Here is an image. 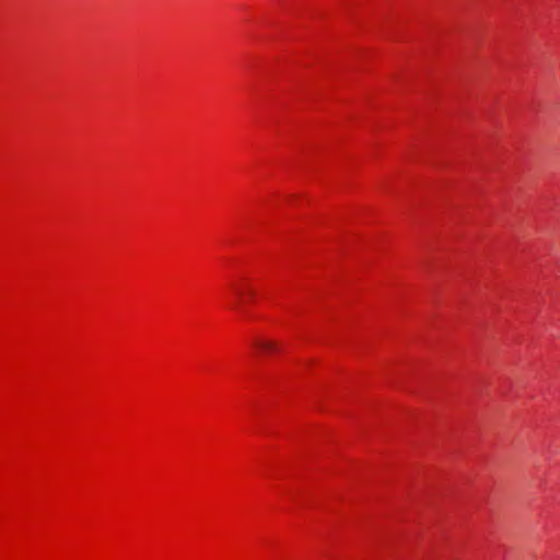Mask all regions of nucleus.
Masks as SVG:
<instances>
[{
  "label": "nucleus",
  "mask_w": 560,
  "mask_h": 560,
  "mask_svg": "<svg viewBox=\"0 0 560 560\" xmlns=\"http://www.w3.org/2000/svg\"><path fill=\"white\" fill-rule=\"evenodd\" d=\"M254 345L262 352H275L279 349L275 341L267 339H256Z\"/></svg>",
  "instance_id": "obj_1"
},
{
  "label": "nucleus",
  "mask_w": 560,
  "mask_h": 560,
  "mask_svg": "<svg viewBox=\"0 0 560 560\" xmlns=\"http://www.w3.org/2000/svg\"><path fill=\"white\" fill-rule=\"evenodd\" d=\"M254 296V292H249V298H253Z\"/></svg>",
  "instance_id": "obj_3"
},
{
  "label": "nucleus",
  "mask_w": 560,
  "mask_h": 560,
  "mask_svg": "<svg viewBox=\"0 0 560 560\" xmlns=\"http://www.w3.org/2000/svg\"><path fill=\"white\" fill-rule=\"evenodd\" d=\"M236 294L241 298L243 292L240 288H235Z\"/></svg>",
  "instance_id": "obj_2"
}]
</instances>
